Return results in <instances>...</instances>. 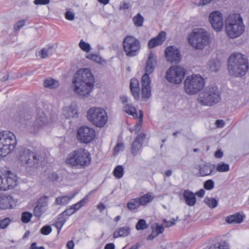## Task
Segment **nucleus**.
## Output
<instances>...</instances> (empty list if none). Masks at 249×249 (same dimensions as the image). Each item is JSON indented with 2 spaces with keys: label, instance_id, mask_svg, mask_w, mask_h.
<instances>
[{
  "label": "nucleus",
  "instance_id": "4c0bfd02",
  "mask_svg": "<svg viewBox=\"0 0 249 249\" xmlns=\"http://www.w3.org/2000/svg\"><path fill=\"white\" fill-rule=\"evenodd\" d=\"M86 57L89 59L92 60L99 63H103L106 62V61L104 59H103L100 56L95 54H88L86 55Z\"/></svg>",
  "mask_w": 249,
  "mask_h": 249
},
{
  "label": "nucleus",
  "instance_id": "a878e982",
  "mask_svg": "<svg viewBox=\"0 0 249 249\" xmlns=\"http://www.w3.org/2000/svg\"><path fill=\"white\" fill-rule=\"evenodd\" d=\"M244 216L239 213H236L234 214L226 217L225 221L229 224H240L243 221Z\"/></svg>",
  "mask_w": 249,
  "mask_h": 249
},
{
  "label": "nucleus",
  "instance_id": "f704fd0d",
  "mask_svg": "<svg viewBox=\"0 0 249 249\" xmlns=\"http://www.w3.org/2000/svg\"><path fill=\"white\" fill-rule=\"evenodd\" d=\"M88 199V196H86L83 199H82L78 202L75 204L71 205V206L73 209V210L75 212L77 210H79L81 207L84 206L87 203Z\"/></svg>",
  "mask_w": 249,
  "mask_h": 249
},
{
  "label": "nucleus",
  "instance_id": "a211bd4d",
  "mask_svg": "<svg viewBox=\"0 0 249 249\" xmlns=\"http://www.w3.org/2000/svg\"><path fill=\"white\" fill-rule=\"evenodd\" d=\"M209 21L213 29L217 32L222 30L223 26L222 14L218 11L213 12L209 17Z\"/></svg>",
  "mask_w": 249,
  "mask_h": 249
},
{
  "label": "nucleus",
  "instance_id": "c756f323",
  "mask_svg": "<svg viewBox=\"0 0 249 249\" xmlns=\"http://www.w3.org/2000/svg\"><path fill=\"white\" fill-rule=\"evenodd\" d=\"M140 205H145L148 203L152 201L153 197H152V194L148 193L144 195L141 197H137Z\"/></svg>",
  "mask_w": 249,
  "mask_h": 249
},
{
  "label": "nucleus",
  "instance_id": "4be33fe9",
  "mask_svg": "<svg viewBox=\"0 0 249 249\" xmlns=\"http://www.w3.org/2000/svg\"><path fill=\"white\" fill-rule=\"evenodd\" d=\"M215 165L211 164H204L199 165L198 167L199 173L198 177H205L209 176L214 172Z\"/></svg>",
  "mask_w": 249,
  "mask_h": 249
},
{
  "label": "nucleus",
  "instance_id": "5701e85b",
  "mask_svg": "<svg viewBox=\"0 0 249 249\" xmlns=\"http://www.w3.org/2000/svg\"><path fill=\"white\" fill-rule=\"evenodd\" d=\"M64 115L67 118L77 117L78 115L77 106L75 102H72L68 107L64 109Z\"/></svg>",
  "mask_w": 249,
  "mask_h": 249
},
{
  "label": "nucleus",
  "instance_id": "72a5a7b5",
  "mask_svg": "<svg viewBox=\"0 0 249 249\" xmlns=\"http://www.w3.org/2000/svg\"><path fill=\"white\" fill-rule=\"evenodd\" d=\"M124 111L134 117H138L136 108L130 104H127L124 107Z\"/></svg>",
  "mask_w": 249,
  "mask_h": 249
},
{
  "label": "nucleus",
  "instance_id": "2f4dec72",
  "mask_svg": "<svg viewBox=\"0 0 249 249\" xmlns=\"http://www.w3.org/2000/svg\"><path fill=\"white\" fill-rule=\"evenodd\" d=\"M43 84L45 87L52 89H55L59 86L58 82L52 78L45 80Z\"/></svg>",
  "mask_w": 249,
  "mask_h": 249
},
{
  "label": "nucleus",
  "instance_id": "f3484780",
  "mask_svg": "<svg viewBox=\"0 0 249 249\" xmlns=\"http://www.w3.org/2000/svg\"><path fill=\"white\" fill-rule=\"evenodd\" d=\"M165 58L171 63H178L181 60V55L179 50L175 46H168L165 51Z\"/></svg>",
  "mask_w": 249,
  "mask_h": 249
},
{
  "label": "nucleus",
  "instance_id": "412c9836",
  "mask_svg": "<svg viewBox=\"0 0 249 249\" xmlns=\"http://www.w3.org/2000/svg\"><path fill=\"white\" fill-rule=\"evenodd\" d=\"M166 38V33L164 31L160 32L158 35L150 39L148 44L149 48L152 49L155 47L161 45L165 41Z\"/></svg>",
  "mask_w": 249,
  "mask_h": 249
},
{
  "label": "nucleus",
  "instance_id": "bf43d9fd",
  "mask_svg": "<svg viewBox=\"0 0 249 249\" xmlns=\"http://www.w3.org/2000/svg\"><path fill=\"white\" fill-rule=\"evenodd\" d=\"M65 18L69 20H72L74 18V14L71 12L67 11L65 13Z\"/></svg>",
  "mask_w": 249,
  "mask_h": 249
},
{
  "label": "nucleus",
  "instance_id": "4468645a",
  "mask_svg": "<svg viewBox=\"0 0 249 249\" xmlns=\"http://www.w3.org/2000/svg\"><path fill=\"white\" fill-rule=\"evenodd\" d=\"M17 176L10 171L0 172V190L6 191L15 187L17 185Z\"/></svg>",
  "mask_w": 249,
  "mask_h": 249
},
{
  "label": "nucleus",
  "instance_id": "6ab92c4d",
  "mask_svg": "<svg viewBox=\"0 0 249 249\" xmlns=\"http://www.w3.org/2000/svg\"><path fill=\"white\" fill-rule=\"evenodd\" d=\"M145 136L144 133H140L133 142L131 147V153L133 156H135L138 154L142 147Z\"/></svg>",
  "mask_w": 249,
  "mask_h": 249
},
{
  "label": "nucleus",
  "instance_id": "dca6fc26",
  "mask_svg": "<svg viewBox=\"0 0 249 249\" xmlns=\"http://www.w3.org/2000/svg\"><path fill=\"white\" fill-rule=\"evenodd\" d=\"M95 136L94 129L87 126H82L77 130V139L81 143H89L94 140Z\"/></svg>",
  "mask_w": 249,
  "mask_h": 249
},
{
  "label": "nucleus",
  "instance_id": "09e8293b",
  "mask_svg": "<svg viewBox=\"0 0 249 249\" xmlns=\"http://www.w3.org/2000/svg\"><path fill=\"white\" fill-rule=\"evenodd\" d=\"M48 203V197L44 196L41 197L37 201V205L44 208L47 206Z\"/></svg>",
  "mask_w": 249,
  "mask_h": 249
},
{
  "label": "nucleus",
  "instance_id": "1a4fd4ad",
  "mask_svg": "<svg viewBox=\"0 0 249 249\" xmlns=\"http://www.w3.org/2000/svg\"><path fill=\"white\" fill-rule=\"evenodd\" d=\"M17 145L14 134L9 131L0 132V158L6 157Z\"/></svg>",
  "mask_w": 249,
  "mask_h": 249
},
{
  "label": "nucleus",
  "instance_id": "a18cd8bd",
  "mask_svg": "<svg viewBox=\"0 0 249 249\" xmlns=\"http://www.w3.org/2000/svg\"><path fill=\"white\" fill-rule=\"evenodd\" d=\"M45 209L37 205L35 207L34 209V215L37 217L40 218L42 214L45 212Z\"/></svg>",
  "mask_w": 249,
  "mask_h": 249
},
{
  "label": "nucleus",
  "instance_id": "13d9d810",
  "mask_svg": "<svg viewBox=\"0 0 249 249\" xmlns=\"http://www.w3.org/2000/svg\"><path fill=\"white\" fill-rule=\"evenodd\" d=\"M26 22L25 20H22L18 21L16 23V24L14 25V29L15 30H18L20 29V28L22 27L24 25Z\"/></svg>",
  "mask_w": 249,
  "mask_h": 249
},
{
  "label": "nucleus",
  "instance_id": "f8f14e48",
  "mask_svg": "<svg viewBox=\"0 0 249 249\" xmlns=\"http://www.w3.org/2000/svg\"><path fill=\"white\" fill-rule=\"evenodd\" d=\"M88 119L97 127L104 126L107 121L106 111L100 107H91L87 112Z\"/></svg>",
  "mask_w": 249,
  "mask_h": 249
},
{
  "label": "nucleus",
  "instance_id": "0e129e2a",
  "mask_svg": "<svg viewBox=\"0 0 249 249\" xmlns=\"http://www.w3.org/2000/svg\"><path fill=\"white\" fill-rule=\"evenodd\" d=\"M215 124L218 127H223L224 126L225 122L222 120H217L215 122Z\"/></svg>",
  "mask_w": 249,
  "mask_h": 249
},
{
  "label": "nucleus",
  "instance_id": "0eeeda50",
  "mask_svg": "<svg viewBox=\"0 0 249 249\" xmlns=\"http://www.w3.org/2000/svg\"><path fill=\"white\" fill-rule=\"evenodd\" d=\"M189 44L196 49L201 50L209 44L210 36L205 30L196 28L188 36Z\"/></svg>",
  "mask_w": 249,
  "mask_h": 249
},
{
  "label": "nucleus",
  "instance_id": "69168bd1",
  "mask_svg": "<svg viewBox=\"0 0 249 249\" xmlns=\"http://www.w3.org/2000/svg\"><path fill=\"white\" fill-rule=\"evenodd\" d=\"M214 156L217 158H221L223 156V152L221 149H218L215 152Z\"/></svg>",
  "mask_w": 249,
  "mask_h": 249
},
{
  "label": "nucleus",
  "instance_id": "de8ad7c7",
  "mask_svg": "<svg viewBox=\"0 0 249 249\" xmlns=\"http://www.w3.org/2000/svg\"><path fill=\"white\" fill-rule=\"evenodd\" d=\"M32 217V214L31 213L27 212H23L21 215V220L22 222L27 223L30 221Z\"/></svg>",
  "mask_w": 249,
  "mask_h": 249
},
{
  "label": "nucleus",
  "instance_id": "a19ab883",
  "mask_svg": "<svg viewBox=\"0 0 249 249\" xmlns=\"http://www.w3.org/2000/svg\"><path fill=\"white\" fill-rule=\"evenodd\" d=\"M230 170L229 165L223 162H220L217 164L216 170L219 172H228Z\"/></svg>",
  "mask_w": 249,
  "mask_h": 249
},
{
  "label": "nucleus",
  "instance_id": "cd10ccee",
  "mask_svg": "<svg viewBox=\"0 0 249 249\" xmlns=\"http://www.w3.org/2000/svg\"><path fill=\"white\" fill-rule=\"evenodd\" d=\"M210 71L212 72L218 71L221 67V62L217 59L211 60L208 64Z\"/></svg>",
  "mask_w": 249,
  "mask_h": 249
},
{
  "label": "nucleus",
  "instance_id": "423d86ee",
  "mask_svg": "<svg viewBox=\"0 0 249 249\" xmlns=\"http://www.w3.org/2000/svg\"><path fill=\"white\" fill-rule=\"evenodd\" d=\"M225 30L228 36L231 38L240 36L244 32L245 26L240 15H229L225 21Z\"/></svg>",
  "mask_w": 249,
  "mask_h": 249
},
{
  "label": "nucleus",
  "instance_id": "774afa93",
  "mask_svg": "<svg viewBox=\"0 0 249 249\" xmlns=\"http://www.w3.org/2000/svg\"><path fill=\"white\" fill-rule=\"evenodd\" d=\"M104 249H115V245L113 243H108L106 245Z\"/></svg>",
  "mask_w": 249,
  "mask_h": 249
},
{
  "label": "nucleus",
  "instance_id": "58836bf2",
  "mask_svg": "<svg viewBox=\"0 0 249 249\" xmlns=\"http://www.w3.org/2000/svg\"><path fill=\"white\" fill-rule=\"evenodd\" d=\"M124 168L122 165L117 166L114 171L113 175L117 178H121L124 175Z\"/></svg>",
  "mask_w": 249,
  "mask_h": 249
},
{
  "label": "nucleus",
  "instance_id": "2eb2a0df",
  "mask_svg": "<svg viewBox=\"0 0 249 249\" xmlns=\"http://www.w3.org/2000/svg\"><path fill=\"white\" fill-rule=\"evenodd\" d=\"M186 71L180 66L171 67L166 72V78L167 81L173 84H179L184 78Z\"/></svg>",
  "mask_w": 249,
  "mask_h": 249
},
{
  "label": "nucleus",
  "instance_id": "ddd939ff",
  "mask_svg": "<svg viewBox=\"0 0 249 249\" xmlns=\"http://www.w3.org/2000/svg\"><path fill=\"white\" fill-rule=\"evenodd\" d=\"M123 48L127 56L133 57L137 55L140 51V43L136 38L127 36L124 39Z\"/></svg>",
  "mask_w": 249,
  "mask_h": 249
},
{
  "label": "nucleus",
  "instance_id": "79ce46f5",
  "mask_svg": "<svg viewBox=\"0 0 249 249\" xmlns=\"http://www.w3.org/2000/svg\"><path fill=\"white\" fill-rule=\"evenodd\" d=\"M47 176L48 180L51 182L57 181L59 179V175L53 171L48 172Z\"/></svg>",
  "mask_w": 249,
  "mask_h": 249
},
{
  "label": "nucleus",
  "instance_id": "393cba45",
  "mask_svg": "<svg viewBox=\"0 0 249 249\" xmlns=\"http://www.w3.org/2000/svg\"><path fill=\"white\" fill-rule=\"evenodd\" d=\"M183 196L185 199L186 204L189 206H194L196 202L195 194L190 190H185Z\"/></svg>",
  "mask_w": 249,
  "mask_h": 249
},
{
  "label": "nucleus",
  "instance_id": "20e7f679",
  "mask_svg": "<svg viewBox=\"0 0 249 249\" xmlns=\"http://www.w3.org/2000/svg\"><path fill=\"white\" fill-rule=\"evenodd\" d=\"M157 64V57L154 53L151 52L148 57L145 67V73L141 78L142 97L143 101L146 102L151 96V80L149 74L152 73Z\"/></svg>",
  "mask_w": 249,
  "mask_h": 249
},
{
  "label": "nucleus",
  "instance_id": "7c9ffc66",
  "mask_svg": "<svg viewBox=\"0 0 249 249\" xmlns=\"http://www.w3.org/2000/svg\"><path fill=\"white\" fill-rule=\"evenodd\" d=\"M73 197V196H59L55 199V203L57 205H67Z\"/></svg>",
  "mask_w": 249,
  "mask_h": 249
},
{
  "label": "nucleus",
  "instance_id": "9d476101",
  "mask_svg": "<svg viewBox=\"0 0 249 249\" xmlns=\"http://www.w3.org/2000/svg\"><path fill=\"white\" fill-rule=\"evenodd\" d=\"M221 100L218 88L215 86L207 87L198 97V101L202 105L211 106Z\"/></svg>",
  "mask_w": 249,
  "mask_h": 249
},
{
  "label": "nucleus",
  "instance_id": "bb28decb",
  "mask_svg": "<svg viewBox=\"0 0 249 249\" xmlns=\"http://www.w3.org/2000/svg\"><path fill=\"white\" fill-rule=\"evenodd\" d=\"M55 49L53 45H49L42 48L40 51L39 54L42 58H46L52 55L55 52Z\"/></svg>",
  "mask_w": 249,
  "mask_h": 249
},
{
  "label": "nucleus",
  "instance_id": "f257e3e1",
  "mask_svg": "<svg viewBox=\"0 0 249 249\" xmlns=\"http://www.w3.org/2000/svg\"><path fill=\"white\" fill-rule=\"evenodd\" d=\"M95 78L89 69H81L74 74L72 80L73 90L80 98L89 97L92 90Z\"/></svg>",
  "mask_w": 249,
  "mask_h": 249
},
{
  "label": "nucleus",
  "instance_id": "052dcab7",
  "mask_svg": "<svg viewBox=\"0 0 249 249\" xmlns=\"http://www.w3.org/2000/svg\"><path fill=\"white\" fill-rule=\"evenodd\" d=\"M50 0H35L34 3L36 5H45L49 3Z\"/></svg>",
  "mask_w": 249,
  "mask_h": 249
},
{
  "label": "nucleus",
  "instance_id": "b1692460",
  "mask_svg": "<svg viewBox=\"0 0 249 249\" xmlns=\"http://www.w3.org/2000/svg\"><path fill=\"white\" fill-rule=\"evenodd\" d=\"M130 89L131 92L134 98L136 100H139L140 98V86L139 82L137 79L133 78L130 80Z\"/></svg>",
  "mask_w": 249,
  "mask_h": 249
},
{
  "label": "nucleus",
  "instance_id": "473e14b6",
  "mask_svg": "<svg viewBox=\"0 0 249 249\" xmlns=\"http://www.w3.org/2000/svg\"><path fill=\"white\" fill-rule=\"evenodd\" d=\"M140 204L137 198H134L131 199L127 203V208L130 211H133L138 209Z\"/></svg>",
  "mask_w": 249,
  "mask_h": 249
},
{
  "label": "nucleus",
  "instance_id": "f03ea898",
  "mask_svg": "<svg viewBox=\"0 0 249 249\" xmlns=\"http://www.w3.org/2000/svg\"><path fill=\"white\" fill-rule=\"evenodd\" d=\"M31 115L26 110H19L15 116V120L20 124L21 126L31 133H36L47 123V119L45 113L39 111L33 123L31 121Z\"/></svg>",
  "mask_w": 249,
  "mask_h": 249
},
{
  "label": "nucleus",
  "instance_id": "864d4df0",
  "mask_svg": "<svg viewBox=\"0 0 249 249\" xmlns=\"http://www.w3.org/2000/svg\"><path fill=\"white\" fill-rule=\"evenodd\" d=\"M75 213L74 211L73 210V209L72 208V207L69 206V207L67 208V209L63 211L62 213L63 214H64L65 216L66 217H68L72 215L73 213Z\"/></svg>",
  "mask_w": 249,
  "mask_h": 249
},
{
  "label": "nucleus",
  "instance_id": "aec40b11",
  "mask_svg": "<svg viewBox=\"0 0 249 249\" xmlns=\"http://www.w3.org/2000/svg\"><path fill=\"white\" fill-rule=\"evenodd\" d=\"M15 203L14 199L10 195L4 194H1L0 195V209L12 208Z\"/></svg>",
  "mask_w": 249,
  "mask_h": 249
},
{
  "label": "nucleus",
  "instance_id": "e433bc0d",
  "mask_svg": "<svg viewBox=\"0 0 249 249\" xmlns=\"http://www.w3.org/2000/svg\"><path fill=\"white\" fill-rule=\"evenodd\" d=\"M204 202L210 208H215L218 204V201L214 198H210L206 197L204 199Z\"/></svg>",
  "mask_w": 249,
  "mask_h": 249
},
{
  "label": "nucleus",
  "instance_id": "338daca9",
  "mask_svg": "<svg viewBox=\"0 0 249 249\" xmlns=\"http://www.w3.org/2000/svg\"><path fill=\"white\" fill-rule=\"evenodd\" d=\"M205 193V190L203 189H201L197 192L196 193V195L198 197H202L204 196Z\"/></svg>",
  "mask_w": 249,
  "mask_h": 249
},
{
  "label": "nucleus",
  "instance_id": "37998d69",
  "mask_svg": "<svg viewBox=\"0 0 249 249\" xmlns=\"http://www.w3.org/2000/svg\"><path fill=\"white\" fill-rule=\"evenodd\" d=\"M148 225L146 224V221L144 219H140L136 225V229L137 230H143L147 229Z\"/></svg>",
  "mask_w": 249,
  "mask_h": 249
},
{
  "label": "nucleus",
  "instance_id": "6e6552de",
  "mask_svg": "<svg viewBox=\"0 0 249 249\" xmlns=\"http://www.w3.org/2000/svg\"><path fill=\"white\" fill-rule=\"evenodd\" d=\"M19 159L26 168L36 167L44 160V157L40 153H36L24 148L19 151Z\"/></svg>",
  "mask_w": 249,
  "mask_h": 249
},
{
  "label": "nucleus",
  "instance_id": "39448f33",
  "mask_svg": "<svg viewBox=\"0 0 249 249\" xmlns=\"http://www.w3.org/2000/svg\"><path fill=\"white\" fill-rule=\"evenodd\" d=\"M90 162V154L84 148H79L70 153L66 160L67 164L77 168L88 166Z\"/></svg>",
  "mask_w": 249,
  "mask_h": 249
},
{
  "label": "nucleus",
  "instance_id": "603ef678",
  "mask_svg": "<svg viewBox=\"0 0 249 249\" xmlns=\"http://www.w3.org/2000/svg\"><path fill=\"white\" fill-rule=\"evenodd\" d=\"M11 220L9 218H5L0 220V228L4 229L6 228L9 225Z\"/></svg>",
  "mask_w": 249,
  "mask_h": 249
},
{
  "label": "nucleus",
  "instance_id": "4d7b16f0",
  "mask_svg": "<svg viewBox=\"0 0 249 249\" xmlns=\"http://www.w3.org/2000/svg\"><path fill=\"white\" fill-rule=\"evenodd\" d=\"M142 117H143V112L142 110H140V117H139V123L136 124V130L137 132H138L141 127L142 121Z\"/></svg>",
  "mask_w": 249,
  "mask_h": 249
},
{
  "label": "nucleus",
  "instance_id": "49530a36",
  "mask_svg": "<svg viewBox=\"0 0 249 249\" xmlns=\"http://www.w3.org/2000/svg\"><path fill=\"white\" fill-rule=\"evenodd\" d=\"M79 46L80 49L84 52H89L91 49L90 45L88 43H86L83 40H81L79 43Z\"/></svg>",
  "mask_w": 249,
  "mask_h": 249
},
{
  "label": "nucleus",
  "instance_id": "c9c22d12",
  "mask_svg": "<svg viewBox=\"0 0 249 249\" xmlns=\"http://www.w3.org/2000/svg\"><path fill=\"white\" fill-rule=\"evenodd\" d=\"M209 249H229V247L225 241H221L211 246Z\"/></svg>",
  "mask_w": 249,
  "mask_h": 249
},
{
  "label": "nucleus",
  "instance_id": "ea45409f",
  "mask_svg": "<svg viewBox=\"0 0 249 249\" xmlns=\"http://www.w3.org/2000/svg\"><path fill=\"white\" fill-rule=\"evenodd\" d=\"M143 20V18L139 13L137 14L133 18V21L135 25L137 27L142 26Z\"/></svg>",
  "mask_w": 249,
  "mask_h": 249
},
{
  "label": "nucleus",
  "instance_id": "e2e57ef3",
  "mask_svg": "<svg viewBox=\"0 0 249 249\" xmlns=\"http://www.w3.org/2000/svg\"><path fill=\"white\" fill-rule=\"evenodd\" d=\"M36 245V242L32 243L30 247V249H45L43 246L37 247Z\"/></svg>",
  "mask_w": 249,
  "mask_h": 249
},
{
  "label": "nucleus",
  "instance_id": "c03bdc74",
  "mask_svg": "<svg viewBox=\"0 0 249 249\" xmlns=\"http://www.w3.org/2000/svg\"><path fill=\"white\" fill-rule=\"evenodd\" d=\"M130 229L128 227H121L118 230V233L119 236L125 237L130 233Z\"/></svg>",
  "mask_w": 249,
  "mask_h": 249
},
{
  "label": "nucleus",
  "instance_id": "680f3d73",
  "mask_svg": "<svg viewBox=\"0 0 249 249\" xmlns=\"http://www.w3.org/2000/svg\"><path fill=\"white\" fill-rule=\"evenodd\" d=\"M173 221H167L166 219H164L163 222L165 223V226L166 227H170L174 225H175V219H173Z\"/></svg>",
  "mask_w": 249,
  "mask_h": 249
},
{
  "label": "nucleus",
  "instance_id": "7ed1b4c3",
  "mask_svg": "<svg viewBox=\"0 0 249 249\" xmlns=\"http://www.w3.org/2000/svg\"><path fill=\"white\" fill-rule=\"evenodd\" d=\"M228 70L229 74L235 77L245 75L249 70L247 57L239 53H233L228 58Z\"/></svg>",
  "mask_w": 249,
  "mask_h": 249
},
{
  "label": "nucleus",
  "instance_id": "8fccbe9b",
  "mask_svg": "<svg viewBox=\"0 0 249 249\" xmlns=\"http://www.w3.org/2000/svg\"><path fill=\"white\" fill-rule=\"evenodd\" d=\"M204 188L207 190H211L214 187V181L212 179H208L204 182Z\"/></svg>",
  "mask_w": 249,
  "mask_h": 249
},
{
  "label": "nucleus",
  "instance_id": "5fc2aeb1",
  "mask_svg": "<svg viewBox=\"0 0 249 249\" xmlns=\"http://www.w3.org/2000/svg\"><path fill=\"white\" fill-rule=\"evenodd\" d=\"M154 230L159 235L160 234L162 233L164 231V228L162 225H160L159 224L156 223L155 227L154 228Z\"/></svg>",
  "mask_w": 249,
  "mask_h": 249
},
{
  "label": "nucleus",
  "instance_id": "9b49d317",
  "mask_svg": "<svg viewBox=\"0 0 249 249\" xmlns=\"http://www.w3.org/2000/svg\"><path fill=\"white\" fill-rule=\"evenodd\" d=\"M205 85L203 78L199 75L188 76L184 81V89L187 94H195L203 89Z\"/></svg>",
  "mask_w": 249,
  "mask_h": 249
},
{
  "label": "nucleus",
  "instance_id": "3c124183",
  "mask_svg": "<svg viewBox=\"0 0 249 249\" xmlns=\"http://www.w3.org/2000/svg\"><path fill=\"white\" fill-rule=\"evenodd\" d=\"M52 231V227L50 225H46L41 228L40 232L41 234L45 235L49 234Z\"/></svg>",
  "mask_w": 249,
  "mask_h": 249
},
{
  "label": "nucleus",
  "instance_id": "c85d7f7f",
  "mask_svg": "<svg viewBox=\"0 0 249 249\" xmlns=\"http://www.w3.org/2000/svg\"><path fill=\"white\" fill-rule=\"evenodd\" d=\"M68 217L65 216L62 213L59 214L58 217L55 223V226L57 230L58 233L60 231L62 227L67 220Z\"/></svg>",
  "mask_w": 249,
  "mask_h": 249
},
{
  "label": "nucleus",
  "instance_id": "6e6d98bb",
  "mask_svg": "<svg viewBox=\"0 0 249 249\" xmlns=\"http://www.w3.org/2000/svg\"><path fill=\"white\" fill-rule=\"evenodd\" d=\"M124 144L123 142H119L115 146L114 148V151L115 154H117L120 151H122L124 149Z\"/></svg>",
  "mask_w": 249,
  "mask_h": 249
}]
</instances>
